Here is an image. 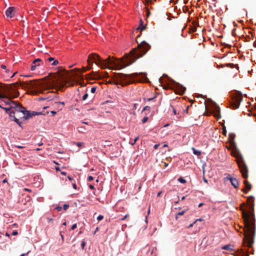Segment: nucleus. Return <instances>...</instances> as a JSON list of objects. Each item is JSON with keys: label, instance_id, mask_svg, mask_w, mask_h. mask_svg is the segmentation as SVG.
Returning <instances> with one entry per match:
<instances>
[{"label": "nucleus", "instance_id": "1", "mask_svg": "<svg viewBox=\"0 0 256 256\" xmlns=\"http://www.w3.org/2000/svg\"><path fill=\"white\" fill-rule=\"evenodd\" d=\"M70 82L66 80L58 81L56 82L51 84L50 82L42 83L40 82H36L35 80L28 82H20V84L16 82L10 84H0V92L2 93L0 97L5 99V102L9 104V108H5L6 112L9 114L10 118H14L12 120H14L20 126L21 122L20 120L24 119V120L30 118L32 117L30 112L28 111L26 108L20 106V104L14 102L12 101L11 98H14L19 96V92L16 88L18 86H21L22 88L28 87L30 88H36L38 90L35 92L36 94L38 93H44L46 90H42L43 87H46L48 89H56L63 90L66 84H70ZM69 86V85H68Z\"/></svg>", "mask_w": 256, "mask_h": 256}, {"label": "nucleus", "instance_id": "2", "mask_svg": "<svg viewBox=\"0 0 256 256\" xmlns=\"http://www.w3.org/2000/svg\"><path fill=\"white\" fill-rule=\"evenodd\" d=\"M151 46L145 41H142L138 44V47L133 48L126 56V60L123 58L116 59V62L110 60V57L102 60L99 55L91 54L88 56V62L90 60H94L97 66L103 69L110 68L118 70L126 68L135 62L138 58L143 56L150 48Z\"/></svg>", "mask_w": 256, "mask_h": 256}, {"label": "nucleus", "instance_id": "3", "mask_svg": "<svg viewBox=\"0 0 256 256\" xmlns=\"http://www.w3.org/2000/svg\"><path fill=\"white\" fill-rule=\"evenodd\" d=\"M254 198L253 196L248 197L247 202L252 211L254 210ZM242 218L244 222V242L245 245L250 248L254 243L256 232L255 218L253 212L242 211Z\"/></svg>", "mask_w": 256, "mask_h": 256}, {"label": "nucleus", "instance_id": "4", "mask_svg": "<svg viewBox=\"0 0 256 256\" xmlns=\"http://www.w3.org/2000/svg\"><path fill=\"white\" fill-rule=\"evenodd\" d=\"M115 78L117 80L115 84L119 83L122 86L127 85L136 81L142 82L147 79L146 74L134 73L132 74H124L121 73L116 74Z\"/></svg>", "mask_w": 256, "mask_h": 256}, {"label": "nucleus", "instance_id": "5", "mask_svg": "<svg viewBox=\"0 0 256 256\" xmlns=\"http://www.w3.org/2000/svg\"><path fill=\"white\" fill-rule=\"evenodd\" d=\"M232 154L236 158L237 163L242 177L244 179L248 178V168L246 165L242 156L239 151L233 150L232 152Z\"/></svg>", "mask_w": 256, "mask_h": 256}, {"label": "nucleus", "instance_id": "6", "mask_svg": "<svg viewBox=\"0 0 256 256\" xmlns=\"http://www.w3.org/2000/svg\"><path fill=\"white\" fill-rule=\"evenodd\" d=\"M243 100L242 94L239 91H236L234 96H232L230 106L234 110L239 108L240 102Z\"/></svg>", "mask_w": 256, "mask_h": 256}, {"label": "nucleus", "instance_id": "7", "mask_svg": "<svg viewBox=\"0 0 256 256\" xmlns=\"http://www.w3.org/2000/svg\"><path fill=\"white\" fill-rule=\"evenodd\" d=\"M226 180H229L232 185L236 188L238 187L239 183L237 179L234 178L230 177V175H228V177L224 178Z\"/></svg>", "mask_w": 256, "mask_h": 256}, {"label": "nucleus", "instance_id": "8", "mask_svg": "<svg viewBox=\"0 0 256 256\" xmlns=\"http://www.w3.org/2000/svg\"><path fill=\"white\" fill-rule=\"evenodd\" d=\"M52 93V96H44V97L40 98H39L40 100H46L47 101H50L53 100L56 97L57 93L56 92H48V94Z\"/></svg>", "mask_w": 256, "mask_h": 256}, {"label": "nucleus", "instance_id": "9", "mask_svg": "<svg viewBox=\"0 0 256 256\" xmlns=\"http://www.w3.org/2000/svg\"><path fill=\"white\" fill-rule=\"evenodd\" d=\"M90 78L92 80H100L102 78V76L98 72H92L88 75Z\"/></svg>", "mask_w": 256, "mask_h": 256}, {"label": "nucleus", "instance_id": "10", "mask_svg": "<svg viewBox=\"0 0 256 256\" xmlns=\"http://www.w3.org/2000/svg\"><path fill=\"white\" fill-rule=\"evenodd\" d=\"M14 7H9L6 12V16L10 18H12L14 15Z\"/></svg>", "mask_w": 256, "mask_h": 256}, {"label": "nucleus", "instance_id": "11", "mask_svg": "<svg viewBox=\"0 0 256 256\" xmlns=\"http://www.w3.org/2000/svg\"><path fill=\"white\" fill-rule=\"evenodd\" d=\"M88 66H86V67H83L82 68V70L80 68H76V70L78 72L82 74V73L86 72V71L90 70L92 68L93 62H88Z\"/></svg>", "mask_w": 256, "mask_h": 256}, {"label": "nucleus", "instance_id": "12", "mask_svg": "<svg viewBox=\"0 0 256 256\" xmlns=\"http://www.w3.org/2000/svg\"><path fill=\"white\" fill-rule=\"evenodd\" d=\"M42 62V60L40 58H37L34 60L32 64L30 70H34L38 66L40 65V62Z\"/></svg>", "mask_w": 256, "mask_h": 256}, {"label": "nucleus", "instance_id": "13", "mask_svg": "<svg viewBox=\"0 0 256 256\" xmlns=\"http://www.w3.org/2000/svg\"><path fill=\"white\" fill-rule=\"evenodd\" d=\"M244 184L247 190L244 189L242 190L244 192L247 194L248 190H251L252 186L248 180H244Z\"/></svg>", "mask_w": 256, "mask_h": 256}, {"label": "nucleus", "instance_id": "14", "mask_svg": "<svg viewBox=\"0 0 256 256\" xmlns=\"http://www.w3.org/2000/svg\"><path fill=\"white\" fill-rule=\"evenodd\" d=\"M186 90V88L185 87H184V86H182V85L179 84V86H178V93L180 94H183L185 92Z\"/></svg>", "mask_w": 256, "mask_h": 256}, {"label": "nucleus", "instance_id": "15", "mask_svg": "<svg viewBox=\"0 0 256 256\" xmlns=\"http://www.w3.org/2000/svg\"><path fill=\"white\" fill-rule=\"evenodd\" d=\"M48 112H45L44 110L42 112H38V113L37 112H32V113H30V114H31L32 116H36V115H38V114H48Z\"/></svg>", "mask_w": 256, "mask_h": 256}, {"label": "nucleus", "instance_id": "16", "mask_svg": "<svg viewBox=\"0 0 256 256\" xmlns=\"http://www.w3.org/2000/svg\"><path fill=\"white\" fill-rule=\"evenodd\" d=\"M214 112H216V116H218V115L220 114V108L218 105L215 106Z\"/></svg>", "mask_w": 256, "mask_h": 256}, {"label": "nucleus", "instance_id": "17", "mask_svg": "<svg viewBox=\"0 0 256 256\" xmlns=\"http://www.w3.org/2000/svg\"><path fill=\"white\" fill-rule=\"evenodd\" d=\"M222 249L224 250H232V246L229 245V244L224 246L222 247Z\"/></svg>", "mask_w": 256, "mask_h": 256}, {"label": "nucleus", "instance_id": "18", "mask_svg": "<svg viewBox=\"0 0 256 256\" xmlns=\"http://www.w3.org/2000/svg\"><path fill=\"white\" fill-rule=\"evenodd\" d=\"M140 24L137 30H143L145 29V26H143V22L142 20H140Z\"/></svg>", "mask_w": 256, "mask_h": 256}, {"label": "nucleus", "instance_id": "19", "mask_svg": "<svg viewBox=\"0 0 256 256\" xmlns=\"http://www.w3.org/2000/svg\"><path fill=\"white\" fill-rule=\"evenodd\" d=\"M150 107L149 106H146L143 108L142 112L147 111L148 112V113H146V115H147L150 113Z\"/></svg>", "mask_w": 256, "mask_h": 256}, {"label": "nucleus", "instance_id": "20", "mask_svg": "<svg viewBox=\"0 0 256 256\" xmlns=\"http://www.w3.org/2000/svg\"><path fill=\"white\" fill-rule=\"evenodd\" d=\"M78 131L80 132L84 133V131L86 130V128H83L82 126H79L78 128Z\"/></svg>", "mask_w": 256, "mask_h": 256}, {"label": "nucleus", "instance_id": "21", "mask_svg": "<svg viewBox=\"0 0 256 256\" xmlns=\"http://www.w3.org/2000/svg\"><path fill=\"white\" fill-rule=\"evenodd\" d=\"M224 66H230V67L231 68H234V65L233 64H227L225 65H224V64H222L220 66V67L221 68H224Z\"/></svg>", "mask_w": 256, "mask_h": 256}, {"label": "nucleus", "instance_id": "22", "mask_svg": "<svg viewBox=\"0 0 256 256\" xmlns=\"http://www.w3.org/2000/svg\"><path fill=\"white\" fill-rule=\"evenodd\" d=\"M192 151H193V153L196 154V155H197V156H199L200 154H201V152L199 150H196L195 148H192Z\"/></svg>", "mask_w": 256, "mask_h": 256}, {"label": "nucleus", "instance_id": "23", "mask_svg": "<svg viewBox=\"0 0 256 256\" xmlns=\"http://www.w3.org/2000/svg\"><path fill=\"white\" fill-rule=\"evenodd\" d=\"M185 212V211L184 210H183L181 212H179L178 213L176 216V219L177 220L178 218V216H182L184 214V213Z\"/></svg>", "mask_w": 256, "mask_h": 256}, {"label": "nucleus", "instance_id": "24", "mask_svg": "<svg viewBox=\"0 0 256 256\" xmlns=\"http://www.w3.org/2000/svg\"><path fill=\"white\" fill-rule=\"evenodd\" d=\"M178 181L182 184L186 183V180L184 178H183L182 177L178 179Z\"/></svg>", "mask_w": 256, "mask_h": 256}, {"label": "nucleus", "instance_id": "25", "mask_svg": "<svg viewBox=\"0 0 256 256\" xmlns=\"http://www.w3.org/2000/svg\"><path fill=\"white\" fill-rule=\"evenodd\" d=\"M148 117L146 116H144V117L142 119V122L143 124H144V123L146 122H148Z\"/></svg>", "mask_w": 256, "mask_h": 256}, {"label": "nucleus", "instance_id": "26", "mask_svg": "<svg viewBox=\"0 0 256 256\" xmlns=\"http://www.w3.org/2000/svg\"><path fill=\"white\" fill-rule=\"evenodd\" d=\"M154 98H155V97H154V98H144V100L145 102H146V101L150 102V101H151V100H154Z\"/></svg>", "mask_w": 256, "mask_h": 256}, {"label": "nucleus", "instance_id": "27", "mask_svg": "<svg viewBox=\"0 0 256 256\" xmlns=\"http://www.w3.org/2000/svg\"><path fill=\"white\" fill-rule=\"evenodd\" d=\"M69 205L68 204H64V205L63 208L64 210H68V208H69Z\"/></svg>", "mask_w": 256, "mask_h": 256}, {"label": "nucleus", "instance_id": "28", "mask_svg": "<svg viewBox=\"0 0 256 256\" xmlns=\"http://www.w3.org/2000/svg\"><path fill=\"white\" fill-rule=\"evenodd\" d=\"M58 64V60H54L52 63V66H56Z\"/></svg>", "mask_w": 256, "mask_h": 256}, {"label": "nucleus", "instance_id": "29", "mask_svg": "<svg viewBox=\"0 0 256 256\" xmlns=\"http://www.w3.org/2000/svg\"><path fill=\"white\" fill-rule=\"evenodd\" d=\"M103 218H104V216H102V215H99V216H98V218H97V220H99V221H100V220H103Z\"/></svg>", "mask_w": 256, "mask_h": 256}, {"label": "nucleus", "instance_id": "30", "mask_svg": "<svg viewBox=\"0 0 256 256\" xmlns=\"http://www.w3.org/2000/svg\"><path fill=\"white\" fill-rule=\"evenodd\" d=\"M108 74L107 72H104V74L102 76V78L108 77Z\"/></svg>", "mask_w": 256, "mask_h": 256}, {"label": "nucleus", "instance_id": "31", "mask_svg": "<svg viewBox=\"0 0 256 256\" xmlns=\"http://www.w3.org/2000/svg\"><path fill=\"white\" fill-rule=\"evenodd\" d=\"M1 68H2V69H4V70H6V72L8 73L9 72V70H6V67L5 65H4V64H2L1 66Z\"/></svg>", "mask_w": 256, "mask_h": 256}, {"label": "nucleus", "instance_id": "32", "mask_svg": "<svg viewBox=\"0 0 256 256\" xmlns=\"http://www.w3.org/2000/svg\"><path fill=\"white\" fill-rule=\"evenodd\" d=\"M146 3L147 4H151L153 3V2L152 0H146Z\"/></svg>", "mask_w": 256, "mask_h": 256}, {"label": "nucleus", "instance_id": "33", "mask_svg": "<svg viewBox=\"0 0 256 256\" xmlns=\"http://www.w3.org/2000/svg\"><path fill=\"white\" fill-rule=\"evenodd\" d=\"M86 244V242L84 241H82V244H81V246H82V249L84 248Z\"/></svg>", "mask_w": 256, "mask_h": 256}, {"label": "nucleus", "instance_id": "34", "mask_svg": "<svg viewBox=\"0 0 256 256\" xmlns=\"http://www.w3.org/2000/svg\"><path fill=\"white\" fill-rule=\"evenodd\" d=\"M96 87H92V88L90 90V92L92 93H94L96 92Z\"/></svg>", "mask_w": 256, "mask_h": 256}, {"label": "nucleus", "instance_id": "35", "mask_svg": "<svg viewBox=\"0 0 256 256\" xmlns=\"http://www.w3.org/2000/svg\"><path fill=\"white\" fill-rule=\"evenodd\" d=\"M88 96V94H85L82 97V100H86Z\"/></svg>", "mask_w": 256, "mask_h": 256}, {"label": "nucleus", "instance_id": "36", "mask_svg": "<svg viewBox=\"0 0 256 256\" xmlns=\"http://www.w3.org/2000/svg\"><path fill=\"white\" fill-rule=\"evenodd\" d=\"M77 227V225L76 224H72V230H74V229H76Z\"/></svg>", "mask_w": 256, "mask_h": 256}, {"label": "nucleus", "instance_id": "37", "mask_svg": "<svg viewBox=\"0 0 256 256\" xmlns=\"http://www.w3.org/2000/svg\"><path fill=\"white\" fill-rule=\"evenodd\" d=\"M139 139V137L138 136H137L136 137L134 140V142L132 144V145H134L136 144V142Z\"/></svg>", "mask_w": 256, "mask_h": 256}, {"label": "nucleus", "instance_id": "38", "mask_svg": "<svg viewBox=\"0 0 256 256\" xmlns=\"http://www.w3.org/2000/svg\"><path fill=\"white\" fill-rule=\"evenodd\" d=\"M48 62H53L54 60V58L50 57L48 58L47 60Z\"/></svg>", "mask_w": 256, "mask_h": 256}, {"label": "nucleus", "instance_id": "39", "mask_svg": "<svg viewBox=\"0 0 256 256\" xmlns=\"http://www.w3.org/2000/svg\"><path fill=\"white\" fill-rule=\"evenodd\" d=\"M94 180V178L92 176H88V181L90 182V181L92 180Z\"/></svg>", "mask_w": 256, "mask_h": 256}, {"label": "nucleus", "instance_id": "40", "mask_svg": "<svg viewBox=\"0 0 256 256\" xmlns=\"http://www.w3.org/2000/svg\"><path fill=\"white\" fill-rule=\"evenodd\" d=\"M56 209L58 210V211H60L62 210V206H58L56 207Z\"/></svg>", "mask_w": 256, "mask_h": 256}, {"label": "nucleus", "instance_id": "41", "mask_svg": "<svg viewBox=\"0 0 256 256\" xmlns=\"http://www.w3.org/2000/svg\"><path fill=\"white\" fill-rule=\"evenodd\" d=\"M128 214H126L123 218H122L121 219L122 220H125L128 216Z\"/></svg>", "mask_w": 256, "mask_h": 256}, {"label": "nucleus", "instance_id": "42", "mask_svg": "<svg viewBox=\"0 0 256 256\" xmlns=\"http://www.w3.org/2000/svg\"><path fill=\"white\" fill-rule=\"evenodd\" d=\"M83 144H84V143H83V142H77V143H76V145H77L78 146H79V147H80V146H82V145H83Z\"/></svg>", "mask_w": 256, "mask_h": 256}, {"label": "nucleus", "instance_id": "43", "mask_svg": "<svg viewBox=\"0 0 256 256\" xmlns=\"http://www.w3.org/2000/svg\"><path fill=\"white\" fill-rule=\"evenodd\" d=\"M196 222V220H195L192 224H190L188 228H190L193 226V225Z\"/></svg>", "mask_w": 256, "mask_h": 256}, {"label": "nucleus", "instance_id": "44", "mask_svg": "<svg viewBox=\"0 0 256 256\" xmlns=\"http://www.w3.org/2000/svg\"><path fill=\"white\" fill-rule=\"evenodd\" d=\"M51 114H52L53 116H55L56 114V112L52 110L51 111Z\"/></svg>", "mask_w": 256, "mask_h": 256}, {"label": "nucleus", "instance_id": "45", "mask_svg": "<svg viewBox=\"0 0 256 256\" xmlns=\"http://www.w3.org/2000/svg\"><path fill=\"white\" fill-rule=\"evenodd\" d=\"M159 146H160V144H155V145L154 146V149H156H156H157V148H158Z\"/></svg>", "mask_w": 256, "mask_h": 256}, {"label": "nucleus", "instance_id": "46", "mask_svg": "<svg viewBox=\"0 0 256 256\" xmlns=\"http://www.w3.org/2000/svg\"><path fill=\"white\" fill-rule=\"evenodd\" d=\"M18 234V232L16 231H14V232H12V234L13 236H16V235Z\"/></svg>", "mask_w": 256, "mask_h": 256}, {"label": "nucleus", "instance_id": "47", "mask_svg": "<svg viewBox=\"0 0 256 256\" xmlns=\"http://www.w3.org/2000/svg\"><path fill=\"white\" fill-rule=\"evenodd\" d=\"M150 13L148 10H146V16H148L150 15Z\"/></svg>", "mask_w": 256, "mask_h": 256}, {"label": "nucleus", "instance_id": "48", "mask_svg": "<svg viewBox=\"0 0 256 256\" xmlns=\"http://www.w3.org/2000/svg\"><path fill=\"white\" fill-rule=\"evenodd\" d=\"M16 146L20 149L24 148V146Z\"/></svg>", "mask_w": 256, "mask_h": 256}, {"label": "nucleus", "instance_id": "49", "mask_svg": "<svg viewBox=\"0 0 256 256\" xmlns=\"http://www.w3.org/2000/svg\"><path fill=\"white\" fill-rule=\"evenodd\" d=\"M89 188H90V189H92V190H94V186H93V185H92V184H90V185L89 186Z\"/></svg>", "mask_w": 256, "mask_h": 256}, {"label": "nucleus", "instance_id": "50", "mask_svg": "<svg viewBox=\"0 0 256 256\" xmlns=\"http://www.w3.org/2000/svg\"><path fill=\"white\" fill-rule=\"evenodd\" d=\"M72 186H73L74 188L76 190L77 188L76 185L75 183L72 184Z\"/></svg>", "mask_w": 256, "mask_h": 256}, {"label": "nucleus", "instance_id": "51", "mask_svg": "<svg viewBox=\"0 0 256 256\" xmlns=\"http://www.w3.org/2000/svg\"><path fill=\"white\" fill-rule=\"evenodd\" d=\"M56 104H62L63 106L64 105V102H56Z\"/></svg>", "mask_w": 256, "mask_h": 256}, {"label": "nucleus", "instance_id": "52", "mask_svg": "<svg viewBox=\"0 0 256 256\" xmlns=\"http://www.w3.org/2000/svg\"><path fill=\"white\" fill-rule=\"evenodd\" d=\"M24 190H25V191L30 192L32 191L31 190L28 189V188H24Z\"/></svg>", "mask_w": 256, "mask_h": 256}, {"label": "nucleus", "instance_id": "53", "mask_svg": "<svg viewBox=\"0 0 256 256\" xmlns=\"http://www.w3.org/2000/svg\"><path fill=\"white\" fill-rule=\"evenodd\" d=\"M244 256H248L247 250L244 253Z\"/></svg>", "mask_w": 256, "mask_h": 256}, {"label": "nucleus", "instance_id": "54", "mask_svg": "<svg viewBox=\"0 0 256 256\" xmlns=\"http://www.w3.org/2000/svg\"><path fill=\"white\" fill-rule=\"evenodd\" d=\"M173 112L174 114H176V110L173 108Z\"/></svg>", "mask_w": 256, "mask_h": 256}, {"label": "nucleus", "instance_id": "55", "mask_svg": "<svg viewBox=\"0 0 256 256\" xmlns=\"http://www.w3.org/2000/svg\"><path fill=\"white\" fill-rule=\"evenodd\" d=\"M162 192H160L158 194H157V196H158V197L160 196V194H161Z\"/></svg>", "mask_w": 256, "mask_h": 256}, {"label": "nucleus", "instance_id": "56", "mask_svg": "<svg viewBox=\"0 0 256 256\" xmlns=\"http://www.w3.org/2000/svg\"><path fill=\"white\" fill-rule=\"evenodd\" d=\"M226 130H223V134L226 136Z\"/></svg>", "mask_w": 256, "mask_h": 256}, {"label": "nucleus", "instance_id": "57", "mask_svg": "<svg viewBox=\"0 0 256 256\" xmlns=\"http://www.w3.org/2000/svg\"><path fill=\"white\" fill-rule=\"evenodd\" d=\"M203 205V203H200L199 204H198V208H200Z\"/></svg>", "mask_w": 256, "mask_h": 256}, {"label": "nucleus", "instance_id": "58", "mask_svg": "<svg viewBox=\"0 0 256 256\" xmlns=\"http://www.w3.org/2000/svg\"><path fill=\"white\" fill-rule=\"evenodd\" d=\"M68 179L70 180H72V178L71 177H70V176H68Z\"/></svg>", "mask_w": 256, "mask_h": 256}, {"label": "nucleus", "instance_id": "59", "mask_svg": "<svg viewBox=\"0 0 256 256\" xmlns=\"http://www.w3.org/2000/svg\"><path fill=\"white\" fill-rule=\"evenodd\" d=\"M188 108H189V106H186V112L187 113L188 112Z\"/></svg>", "mask_w": 256, "mask_h": 256}, {"label": "nucleus", "instance_id": "60", "mask_svg": "<svg viewBox=\"0 0 256 256\" xmlns=\"http://www.w3.org/2000/svg\"><path fill=\"white\" fill-rule=\"evenodd\" d=\"M61 174H63V175H66V172H61Z\"/></svg>", "mask_w": 256, "mask_h": 256}, {"label": "nucleus", "instance_id": "61", "mask_svg": "<svg viewBox=\"0 0 256 256\" xmlns=\"http://www.w3.org/2000/svg\"><path fill=\"white\" fill-rule=\"evenodd\" d=\"M186 197L185 196H182V198H181V200H184V199H185Z\"/></svg>", "mask_w": 256, "mask_h": 256}, {"label": "nucleus", "instance_id": "62", "mask_svg": "<svg viewBox=\"0 0 256 256\" xmlns=\"http://www.w3.org/2000/svg\"><path fill=\"white\" fill-rule=\"evenodd\" d=\"M254 47H256V41H255L254 42Z\"/></svg>", "mask_w": 256, "mask_h": 256}, {"label": "nucleus", "instance_id": "63", "mask_svg": "<svg viewBox=\"0 0 256 256\" xmlns=\"http://www.w3.org/2000/svg\"><path fill=\"white\" fill-rule=\"evenodd\" d=\"M204 182H208V180L206 178H204Z\"/></svg>", "mask_w": 256, "mask_h": 256}, {"label": "nucleus", "instance_id": "64", "mask_svg": "<svg viewBox=\"0 0 256 256\" xmlns=\"http://www.w3.org/2000/svg\"><path fill=\"white\" fill-rule=\"evenodd\" d=\"M17 72H15L12 76H11V78H12L15 74H16V73Z\"/></svg>", "mask_w": 256, "mask_h": 256}]
</instances>
